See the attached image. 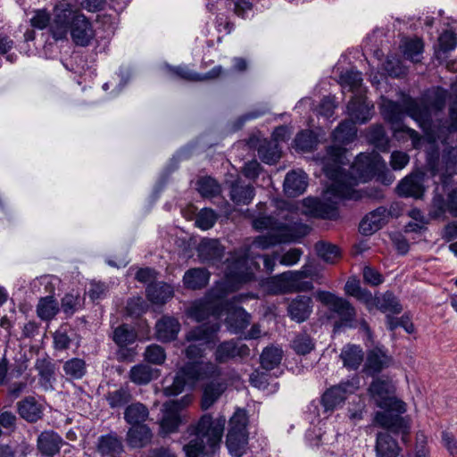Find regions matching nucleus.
Instances as JSON below:
<instances>
[{
    "instance_id": "nucleus-1",
    "label": "nucleus",
    "mask_w": 457,
    "mask_h": 457,
    "mask_svg": "<svg viewBox=\"0 0 457 457\" xmlns=\"http://www.w3.org/2000/svg\"><path fill=\"white\" fill-rule=\"evenodd\" d=\"M221 369L212 361H193L186 362L176 373L173 382L165 388L167 395H178L187 386H194L200 380H210L205 384L201 408L210 409L227 388L221 378Z\"/></svg>"
},
{
    "instance_id": "nucleus-2",
    "label": "nucleus",
    "mask_w": 457,
    "mask_h": 457,
    "mask_svg": "<svg viewBox=\"0 0 457 457\" xmlns=\"http://www.w3.org/2000/svg\"><path fill=\"white\" fill-rule=\"evenodd\" d=\"M252 226L257 231L270 230L266 235L256 237L254 244L262 249H268L280 244L295 242L304 237L308 226L303 224L295 213L280 209L276 214L266 215L261 212L257 216L252 212Z\"/></svg>"
},
{
    "instance_id": "nucleus-3",
    "label": "nucleus",
    "mask_w": 457,
    "mask_h": 457,
    "mask_svg": "<svg viewBox=\"0 0 457 457\" xmlns=\"http://www.w3.org/2000/svg\"><path fill=\"white\" fill-rule=\"evenodd\" d=\"M369 392L375 403L383 410L376 413V423L391 433L401 434L402 439L405 441L410 431L408 421L401 416L406 411L405 403L395 396V386L393 381L376 378L370 385Z\"/></svg>"
},
{
    "instance_id": "nucleus-4",
    "label": "nucleus",
    "mask_w": 457,
    "mask_h": 457,
    "mask_svg": "<svg viewBox=\"0 0 457 457\" xmlns=\"http://www.w3.org/2000/svg\"><path fill=\"white\" fill-rule=\"evenodd\" d=\"M226 424V418L213 419L211 414H204L188 426L183 436L187 443L183 450L187 457L214 455L220 448Z\"/></svg>"
},
{
    "instance_id": "nucleus-5",
    "label": "nucleus",
    "mask_w": 457,
    "mask_h": 457,
    "mask_svg": "<svg viewBox=\"0 0 457 457\" xmlns=\"http://www.w3.org/2000/svg\"><path fill=\"white\" fill-rule=\"evenodd\" d=\"M50 32L55 41L67 39L70 32L75 45L79 46H87L95 35L90 21L69 4L54 7Z\"/></svg>"
},
{
    "instance_id": "nucleus-6",
    "label": "nucleus",
    "mask_w": 457,
    "mask_h": 457,
    "mask_svg": "<svg viewBox=\"0 0 457 457\" xmlns=\"http://www.w3.org/2000/svg\"><path fill=\"white\" fill-rule=\"evenodd\" d=\"M224 264L225 279L212 291L218 299L223 298L226 293L237 291L242 285L253 280L254 272L260 269L255 259H225Z\"/></svg>"
},
{
    "instance_id": "nucleus-7",
    "label": "nucleus",
    "mask_w": 457,
    "mask_h": 457,
    "mask_svg": "<svg viewBox=\"0 0 457 457\" xmlns=\"http://www.w3.org/2000/svg\"><path fill=\"white\" fill-rule=\"evenodd\" d=\"M351 175L356 182H368L376 179L384 185H390L393 177L386 168L382 156L376 152L359 154L351 166Z\"/></svg>"
},
{
    "instance_id": "nucleus-8",
    "label": "nucleus",
    "mask_w": 457,
    "mask_h": 457,
    "mask_svg": "<svg viewBox=\"0 0 457 457\" xmlns=\"http://www.w3.org/2000/svg\"><path fill=\"white\" fill-rule=\"evenodd\" d=\"M218 322L203 324L191 329L186 336V340L191 344L185 349V355L188 360L201 359L205 352V345L212 342L220 330Z\"/></svg>"
},
{
    "instance_id": "nucleus-9",
    "label": "nucleus",
    "mask_w": 457,
    "mask_h": 457,
    "mask_svg": "<svg viewBox=\"0 0 457 457\" xmlns=\"http://www.w3.org/2000/svg\"><path fill=\"white\" fill-rule=\"evenodd\" d=\"M247 442L245 413L242 411H237L229 420L226 445L232 456L241 457L245 453Z\"/></svg>"
},
{
    "instance_id": "nucleus-10",
    "label": "nucleus",
    "mask_w": 457,
    "mask_h": 457,
    "mask_svg": "<svg viewBox=\"0 0 457 457\" xmlns=\"http://www.w3.org/2000/svg\"><path fill=\"white\" fill-rule=\"evenodd\" d=\"M403 105L406 115L414 120L428 137H432L436 122L429 106L421 98L417 99L411 96L403 98Z\"/></svg>"
},
{
    "instance_id": "nucleus-11",
    "label": "nucleus",
    "mask_w": 457,
    "mask_h": 457,
    "mask_svg": "<svg viewBox=\"0 0 457 457\" xmlns=\"http://www.w3.org/2000/svg\"><path fill=\"white\" fill-rule=\"evenodd\" d=\"M320 274V269L310 262L303 267L302 270L283 272L280 275V280L285 292H307L313 288V285L311 281H305L303 278H318Z\"/></svg>"
},
{
    "instance_id": "nucleus-12",
    "label": "nucleus",
    "mask_w": 457,
    "mask_h": 457,
    "mask_svg": "<svg viewBox=\"0 0 457 457\" xmlns=\"http://www.w3.org/2000/svg\"><path fill=\"white\" fill-rule=\"evenodd\" d=\"M359 382L357 377H353L326 390L320 400L324 411H333L342 406L347 395L353 394L359 388Z\"/></svg>"
},
{
    "instance_id": "nucleus-13",
    "label": "nucleus",
    "mask_w": 457,
    "mask_h": 457,
    "mask_svg": "<svg viewBox=\"0 0 457 457\" xmlns=\"http://www.w3.org/2000/svg\"><path fill=\"white\" fill-rule=\"evenodd\" d=\"M317 298L330 312L337 314L344 325L352 327V323L355 320L356 312L347 300L328 291H319Z\"/></svg>"
},
{
    "instance_id": "nucleus-14",
    "label": "nucleus",
    "mask_w": 457,
    "mask_h": 457,
    "mask_svg": "<svg viewBox=\"0 0 457 457\" xmlns=\"http://www.w3.org/2000/svg\"><path fill=\"white\" fill-rule=\"evenodd\" d=\"M228 302L220 301L212 307V314L220 317L224 311L228 312L226 322L231 333L237 334L242 332L249 324L251 316L242 307L228 308Z\"/></svg>"
},
{
    "instance_id": "nucleus-15",
    "label": "nucleus",
    "mask_w": 457,
    "mask_h": 457,
    "mask_svg": "<svg viewBox=\"0 0 457 457\" xmlns=\"http://www.w3.org/2000/svg\"><path fill=\"white\" fill-rule=\"evenodd\" d=\"M448 212L452 217H457V182L453 188L446 193L445 198L442 193L438 192V187L434 190L429 216L432 219H439Z\"/></svg>"
},
{
    "instance_id": "nucleus-16",
    "label": "nucleus",
    "mask_w": 457,
    "mask_h": 457,
    "mask_svg": "<svg viewBox=\"0 0 457 457\" xmlns=\"http://www.w3.org/2000/svg\"><path fill=\"white\" fill-rule=\"evenodd\" d=\"M193 148L194 147L192 145H187L180 147L173 154L159 175L154 187V194L159 195L164 189L171 174L179 169V162L182 160H187L192 156Z\"/></svg>"
},
{
    "instance_id": "nucleus-17",
    "label": "nucleus",
    "mask_w": 457,
    "mask_h": 457,
    "mask_svg": "<svg viewBox=\"0 0 457 457\" xmlns=\"http://www.w3.org/2000/svg\"><path fill=\"white\" fill-rule=\"evenodd\" d=\"M190 402L189 396H185L180 401H173L165 405V412L161 421V429L163 434L174 433L180 423V411Z\"/></svg>"
},
{
    "instance_id": "nucleus-18",
    "label": "nucleus",
    "mask_w": 457,
    "mask_h": 457,
    "mask_svg": "<svg viewBox=\"0 0 457 457\" xmlns=\"http://www.w3.org/2000/svg\"><path fill=\"white\" fill-rule=\"evenodd\" d=\"M250 349L245 344L235 339L223 341L219 344L214 352V360L217 363H226L237 357L248 356Z\"/></svg>"
},
{
    "instance_id": "nucleus-19",
    "label": "nucleus",
    "mask_w": 457,
    "mask_h": 457,
    "mask_svg": "<svg viewBox=\"0 0 457 457\" xmlns=\"http://www.w3.org/2000/svg\"><path fill=\"white\" fill-rule=\"evenodd\" d=\"M392 357L383 345H377L367 353L365 370L369 375L375 376L392 363Z\"/></svg>"
},
{
    "instance_id": "nucleus-20",
    "label": "nucleus",
    "mask_w": 457,
    "mask_h": 457,
    "mask_svg": "<svg viewBox=\"0 0 457 457\" xmlns=\"http://www.w3.org/2000/svg\"><path fill=\"white\" fill-rule=\"evenodd\" d=\"M303 204L309 213L315 218L336 220L339 215L336 204L329 201L309 196L303 199Z\"/></svg>"
},
{
    "instance_id": "nucleus-21",
    "label": "nucleus",
    "mask_w": 457,
    "mask_h": 457,
    "mask_svg": "<svg viewBox=\"0 0 457 457\" xmlns=\"http://www.w3.org/2000/svg\"><path fill=\"white\" fill-rule=\"evenodd\" d=\"M19 416L29 423H36L44 415L43 405L32 395L25 396L16 403Z\"/></svg>"
},
{
    "instance_id": "nucleus-22",
    "label": "nucleus",
    "mask_w": 457,
    "mask_h": 457,
    "mask_svg": "<svg viewBox=\"0 0 457 457\" xmlns=\"http://www.w3.org/2000/svg\"><path fill=\"white\" fill-rule=\"evenodd\" d=\"M63 444L62 436L54 430L41 432L37 440V450L45 457H51L58 453Z\"/></svg>"
},
{
    "instance_id": "nucleus-23",
    "label": "nucleus",
    "mask_w": 457,
    "mask_h": 457,
    "mask_svg": "<svg viewBox=\"0 0 457 457\" xmlns=\"http://www.w3.org/2000/svg\"><path fill=\"white\" fill-rule=\"evenodd\" d=\"M312 312V299L308 295H297L287 306V314L297 323L305 321Z\"/></svg>"
},
{
    "instance_id": "nucleus-24",
    "label": "nucleus",
    "mask_w": 457,
    "mask_h": 457,
    "mask_svg": "<svg viewBox=\"0 0 457 457\" xmlns=\"http://www.w3.org/2000/svg\"><path fill=\"white\" fill-rule=\"evenodd\" d=\"M229 197L236 205H248L255 195V188L237 179L229 184Z\"/></svg>"
},
{
    "instance_id": "nucleus-25",
    "label": "nucleus",
    "mask_w": 457,
    "mask_h": 457,
    "mask_svg": "<svg viewBox=\"0 0 457 457\" xmlns=\"http://www.w3.org/2000/svg\"><path fill=\"white\" fill-rule=\"evenodd\" d=\"M449 92L446 88L442 86H435L425 90L420 98L432 111L441 112L445 108Z\"/></svg>"
},
{
    "instance_id": "nucleus-26",
    "label": "nucleus",
    "mask_w": 457,
    "mask_h": 457,
    "mask_svg": "<svg viewBox=\"0 0 457 457\" xmlns=\"http://www.w3.org/2000/svg\"><path fill=\"white\" fill-rule=\"evenodd\" d=\"M35 369L38 375V384L45 391L54 390L55 378V366L48 359H37Z\"/></svg>"
},
{
    "instance_id": "nucleus-27",
    "label": "nucleus",
    "mask_w": 457,
    "mask_h": 457,
    "mask_svg": "<svg viewBox=\"0 0 457 457\" xmlns=\"http://www.w3.org/2000/svg\"><path fill=\"white\" fill-rule=\"evenodd\" d=\"M156 337L162 342H170L177 338L180 330L179 320L170 316L162 317L155 325Z\"/></svg>"
},
{
    "instance_id": "nucleus-28",
    "label": "nucleus",
    "mask_w": 457,
    "mask_h": 457,
    "mask_svg": "<svg viewBox=\"0 0 457 457\" xmlns=\"http://www.w3.org/2000/svg\"><path fill=\"white\" fill-rule=\"evenodd\" d=\"M124 451L121 438L114 432L102 435L98 438L97 452L102 456H112L120 454Z\"/></svg>"
},
{
    "instance_id": "nucleus-29",
    "label": "nucleus",
    "mask_w": 457,
    "mask_h": 457,
    "mask_svg": "<svg viewBox=\"0 0 457 457\" xmlns=\"http://www.w3.org/2000/svg\"><path fill=\"white\" fill-rule=\"evenodd\" d=\"M454 133H457V112L449 108L447 119L436 120L432 138L438 137L445 143Z\"/></svg>"
},
{
    "instance_id": "nucleus-30",
    "label": "nucleus",
    "mask_w": 457,
    "mask_h": 457,
    "mask_svg": "<svg viewBox=\"0 0 457 457\" xmlns=\"http://www.w3.org/2000/svg\"><path fill=\"white\" fill-rule=\"evenodd\" d=\"M389 432L391 431L387 429V432L377 434L375 446L377 457H397L399 455L401 448Z\"/></svg>"
},
{
    "instance_id": "nucleus-31",
    "label": "nucleus",
    "mask_w": 457,
    "mask_h": 457,
    "mask_svg": "<svg viewBox=\"0 0 457 457\" xmlns=\"http://www.w3.org/2000/svg\"><path fill=\"white\" fill-rule=\"evenodd\" d=\"M152 431L147 425L131 427L127 432V443L131 448H143L152 440Z\"/></svg>"
},
{
    "instance_id": "nucleus-32",
    "label": "nucleus",
    "mask_w": 457,
    "mask_h": 457,
    "mask_svg": "<svg viewBox=\"0 0 457 457\" xmlns=\"http://www.w3.org/2000/svg\"><path fill=\"white\" fill-rule=\"evenodd\" d=\"M366 306L370 311L377 308L382 312L393 314H398L403 310L398 299L389 291H386L379 297H373L371 304H367Z\"/></svg>"
},
{
    "instance_id": "nucleus-33",
    "label": "nucleus",
    "mask_w": 457,
    "mask_h": 457,
    "mask_svg": "<svg viewBox=\"0 0 457 457\" xmlns=\"http://www.w3.org/2000/svg\"><path fill=\"white\" fill-rule=\"evenodd\" d=\"M357 136V129L353 120H344L332 132V138L335 143L343 145L354 141Z\"/></svg>"
},
{
    "instance_id": "nucleus-34",
    "label": "nucleus",
    "mask_w": 457,
    "mask_h": 457,
    "mask_svg": "<svg viewBox=\"0 0 457 457\" xmlns=\"http://www.w3.org/2000/svg\"><path fill=\"white\" fill-rule=\"evenodd\" d=\"M225 251L219 238L203 237L197 244V257H224Z\"/></svg>"
},
{
    "instance_id": "nucleus-35",
    "label": "nucleus",
    "mask_w": 457,
    "mask_h": 457,
    "mask_svg": "<svg viewBox=\"0 0 457 457\" xmlns=\"http://www.w3.org/2000/svg\"><path fill=\"white\" fill-rule=\"evenodd\" d=\"M146 296L153 303L163 304L173 296V289L163 282L150 283L146 287Z\"/></svg>"
},
{
    "instance_id": "nucleus-36",
    "label": "nucleus",
    "mask_w": 457,
    "mask_h": 457,
    "mask_svg": "<svg viewBox=\"0 0 457 457\" xmlns=\"http://www.w3.org/2000/svg\"><path fill=\"white\" fill-rule=\"evenodd\" d=\"M307 187L304 177L295 171L288 172L284 179L283 190L288 197H296L302 195Z\"/></svg>"
},
{
    "instance_id": "nucleus-37",
    "label": "nucleus",
    "mask_w": 457,
    "mask_h": 457,
    "mask_svg": "<svg viewBox=\"0 0 457 457\" xmlns=\"http://www.w3.org/2000/svg\"><path fill=\"white\" fill-rule=\"evenodd\" d=\"M148 416L147 407L138 402L129 404L124 411V420L131 427L145 425L144 422L148 419Z\"/></svg>"
},
{
    "instance_id": "nucleus-38",
    "label": "nucleus",
    "mask_w": 457,
    "mask_h": 457,
    "mask_svg": "<svg viewBox=\"0 0 457 457\" xmlns=\"http://www.w3.org/2000/svg\"><path fill=\"white\" fill-rule=\"evenodd\" d=\"M132 393L129 386H121L117 389L109 391L104 398L111 409H120L129 404L132 400Z\"/></svg>"
},
{
    "instance_id": "nucleus-39",
    "label": "nucleus",
    "mask_w": 457,
    "mask_h": 457,
    "mask_svg": "<svg viewBox=\"0 0 457 457\" xmlns=\"http://www.w3.org/2000/svg\"><path fill=\"white\" fill-rule=\"evenodd\" d=\"M340 359L344 367L356 370L363 361L362 349L355 345H345L341 351Z\"/></svg>"
},
{
    "instance_id": "nucleus-40",
    "label": "nucleus",
    "mask_w": 457,
    "mask_h": 457,
    "mask_svg": "<svg viewBox=\"0 0 457 457\" xmlns=\"http://www.w3.org/2000/svg\"><path fill=\"white\" fill-rule=\"evenodd\" d=\"M210 272L207 270L195 268L185 273L183 281L187 288L200 289L208 284Z\"/></svg>"
},
{
    "instance_id": "nucleus-41",
    "label": "nucleus",
    "mask_w": 457,
    "mask_h": 457,
    "mask_svg": "<svg viewBox=\"0 0 457 457\" xmlns=\"http://www.w3.org/2000/svg\"><path fill=\"white\" fill-rule=\"evenodd\" d=\"M157 370L147 364H137L129 370V379L136 385H146L156 378Z\"/></svg>"
},
{
    "instance_id": "nucleus-42",
    "label": "nucleus",
    "mask_w": 457,
    "mask_h": 457,
    "mask_svg": "<svg viewBox=\"0 0 457 457\" xmlns=\"http://www.w3.org/2000/svg\"><path fill=\"white\" fill-rule=\"evenodd\" d=\"M345 294L353 296L358 301L363 303L365 305L371 304L373 302V295L368 289L361 287V282L354 277L349 278L345 286Z\"/></svg>"
},
{
    "instance_id": "nucleus-43",
    "label": "nucleus",
    "mask_w": 457,
    "mask_h": 457,
    "mask_svg": "<svg viewBox=\"0 0 457 457\" xmlns=\"http://www.w3.org/2000/svg\"><path fill=\"white\" fill-rule=\"evenodd\" d=\"M347 109L354 124H365L371 119V108L365 102H350Z\"/></svg>"
},
{
    "instance_id": "nucleus-44",
    "label": "nucleus",
    "mask_w": 457,
    "mask_h": 457,
    "mask_svg": "<svg viewBox=\"0 0 457 457\" xmlns=\"http://www.w3.org/2000/svg\"><path fill=\"white\" fill-rule=\"evenodd\" d=\"M60 308L54 296H46L39 299L37 305V314L43 320H52Z\"/></svg>"
},
{
    "instance_id": "nucleus-45",
    "label": "nucleus",
    "mask_w": 457,
    "mask_h": 457,
    "mask_svg": "<svg viewBox=\"0 0 457 457\" xmlns=\"http://www.w3.org/2000/svg\"><path fill=\"white\" fill-rule=\"evenodd\" d=\"M384 119L391 124H400L405 113L404 105L396 101L389 100L382 110Z\"/></svg>"
},
{
    "instance_id": "nucleus-46",
    "label": "nucleus",
    "mask_w": 457,
    "mask_h": 457,
    "mask_svg": "<svg viewBox=\"0 0 457 457\" xmlns=\"http://www.w3.org/2000/svg\"><path fill=\"white\" fill-rule=\"evenodd\" d=\"M351 179H353V177L350 174V177L342 178L335 182H332V185L329 188L330 193L334 196L341 199H352L355 191L350 182Z\"/></svg>"
},
{
    "instance_id": "nucleus-47",
    "label": "nucleus",
    "mask_w": 457,
    "mask_h": 457,
    "mask_svg": "<svg viewBox=\"0 0 457 457\" xmlns=\"http://www.w3.org/2000/svg\"><path fill=\"white\" fill-rule=\"evenodd\" d=\"M62 369L69 379H80L87 372L86 362L80 358H71L66 361Z\"/></svg>"
},
{
    "instance_id": "nucleus-48",
    "label": "nucleus",
    "mask_w": 457,
    "mask_h": 457,
    "mask_svg": "<svg viewBox=\"0 0 457 457\" xmlns=\"http://www.w3.org/2000/svg\"><path fill=\"white\" fill-rule=\"evenodd\" d=\"M290 345L297 354L306 355L314 349L315 343L310 335L301 332L294 337Z\"/></svg>"
},
{
    "instance_id": "nucleus-49",
    "label": "nucleus",
    "mask_w": 457,
    "mask_h": 457,
    "mask_svg": "<svg viewBox=\"0 0 457 457\" xmlns=\"http://www.w3.org/2000/svg\"><path fill=\"white\" fill-rule=\"evenodd\" d=\"M196 190L203 197L212 198L220 194V187L213 178L205 176L196 181Z\"/></svg>"
},
{
    "instance_id": "nucleus-50",
    "label": "nucleus",
    "mask_w": 457,
    "mask_h": 457,
    "mask_svg": "<svg viewBox=\"0 0 457 457\" xmlns=\"http://www.w3.org/2000/svg\"><path fill=\"white\" fill-rule=\"evenodd\" d=\"M282 351L277 347H266L261 354V366L265 370H271L280 363Z\"/></svg>"
},
{
    "instance_id": "nucleus-51",
    "label": "nucleus",
    "mask_w": 457,
    "mask_h": 457,
    "mask_svg": "<svg viewBox=\"0 0 457 457\" xmlns=\"http://www.w3.org/2000/svg\"><path fill=\"white\" fill-rule=\"evenodd\" d=\"M295 146L303 152L312 151L317 144V135L312 130H301L298 132L295 138Z\"/></svg>"
},
{
    "instance_id": "nucleus-52",
    "label": "nucleus",
    "mask_w": 457,
    "mask_h": 457,
    "mask_svg": "<svg viewBox=\"0 0 457 457\" xmlns=\"http://www.w3.org/2000/svg\"><path fill=\"white\" fill-rule=\"evenodd\" d=\"M136 338L137 334L127 324L117 327L113 331L112 339L120 347L133 344Z\"/></svg>"
},
{
    "instance_id": "nucleus-53",
    "label": "nucleus",
    "mask_w": 457,
    "mask_h": 457,
    "mask_svg": "<svg viewBox=\"0 0 457 457\" xmlns=\"http://www.w3.org/2000/svg\"><path fill=\"white\" fill-rule=\"evenodd\" d=\"M218 217L214 210L204 207L196 214L195 224L202 230H208L215 225Z\"/></svg>"
},
{
    "instance_id": "nucleus-54",
    "label": "nucleus",
    "mask_w": 457,
    "mask_h": 457,
    "mask_svg": "<svg viewBox=\"0 0 457 457\" xmlns=\"http://www.w3.org/2000/svg\"><path fill=\"white\" fill-rule=\"evenodd\" d=\"M321 164L324 175L332 182L350 177L351 173L344 169L341 163L321 161Z\"/></svg>"
},
{
    "instance_id": "nucleus-55",
    "label": "nucleus",
    "mask_w": 457,
    "mask_h": 457,
    "mask_svg": "<svg viewBox=\"0 0 457 457\" xmlns=\"http://www.w3.org/2000/svg\"><path fill=\"white\" fill-rule=\"evenodd\" d=\"M197 239L193 236L177 237L174 245L181 252L184 257H193L194 250L197 251Z\"/></svg>"
},
{
    "instance_id": "nucleus-56",
    "label": "nucleus",
    "mask_w": 457,
    "mask_h": 457,
    "mask_svg": "<svg viewBox=\"0 0 457 457\" xmlns=\"http://www.w3.org/2000/svg\"><path fill=\"white\" fill-rule=\"evenodd\" d=\"M370 141L382 151H387L388 137L382 125L372 126L369 131Z\"/></svg>"
},
{
    "instance_id": "nucleus-57",
    "label": "nucleus",
    "mask_w": 457,
    "mask_h": 457,
    "mask_svg": "<svg viewBox=\"0 0 457 457\" xmlns=\"http://www.w3.org/2000/svg\"><path fill=\"white\" fill-rule=\"evenodd\" d=\"M228 10L232 11L237 17L247 18V12L252 11L253 4L250 0H225Z\"/></svg>"
},
{
    "instance_id": "nucleus-58",
    "label": "nucleus",
    "mask_w": 457,
    "mask_h": 457,
    "mask_svg": "<svg viewBox=\"0 0 457 457\" xmlns=\"http://www.w3.org/2000/svg\"><path fill=\"white\" fill-rule=\"evenodd\" d=\"M165 69L172 78H179L187 81H197L200 79L199 73L190 71L186 66H172L166 63Z\"/></svg>"
},
{
    "instance_id": "nucleus-59",
    "label": "nucleus",
    "mask_w": 457,
    "mask_h": 457,
    "mask_svg": "<svg viewBox=\"0 0 457 457\" xmlns=\"http://www.w3.org/2000/svg\"><path fill=\"white\" fill-rule=\"evenodd\" d=\"M321 161L346 163V149L340 145H328L326 147V154L321 157Z\"/></svg>"
},
{
    "instance_id": "nucleus-60",
    "label": "nucleus",
    "mask_w": 457,
    "mask_h": 457,
    "mask_svg": "<svg viewBox=\"0 0 457 457\" xmlns=\"http://www.w3.org/2000/svg\"><path fill=\"white\" fill-rule=\"evenodd\" d=\"M390 216H397V214L393 213L392 210L387 211V208L385 206H379L369 212L364 217L368 218L371 221V224L376 221V223H378V230H379L387 223V219Z\"/></svg>"
},
{
    "instance_id": "nucleus-61",
    "label": "nucleus",
    "mask_w": 457,
    "mask_h": 457,
    "mask_svg": "<svg viewBox=\"0 0 457 457\" xmlns=\"http://www.w3.org/2000/svg\"><path fill=\"white\" fill-rule=\"evenodd\" d=\"M80 297L72 293L66 294L61 301V310L67 316H72L80 307Z\"/></svg>"
},
{
    "instance_id": "nucleus-62",
    "label": "nucleus",
    "mask_w": 457,
    "mask_h": 457,
    "mask_svg": "<svg viewBox=\"0 0 457 457\" xmlns=\"http://www.w3.org/2000/svg\"><path fill=\"white\" fill-rule=\"evenodd\" d=\"M314 249L317 257H341L342 255L339 246L322 240L315 244Z\"/></svg>"
},
{
    "instance_id": "nucleus-63",
    "label": "nucleus",
    "mask_w": 457,
    "mask_h": 457,
    "mask_svg": "<svg viewBox=\"0 0 457 457\" xmlns=\"http://www.w3.org/2000/svg\"><path fill=\"white\" fill-rule=\"evenodd\" d=\"M145 359L154 364H162L166 359L164 349L158 345H150L145 351Z\"/></svg>"
},
{
    "instance_id": "nucleus-64",
    "label": "nucleus",
    "mask_w": 457,
    "mask_h": 457,
    "mask_svg": "<svg viewBox=\"0 0 457 457\" xmlns=\"http://www.w3.org/2000/svg\"><path fill=\"white\" fill-rule=\"evenodd\" d=\"M257 151L260 159L266 164H275L279 159V155L277 154L274 147L270 142L265 141L261 144Z\"/></svg>"
}]
</instances>
